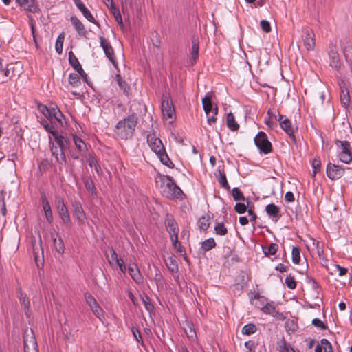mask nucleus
Listing matches in <instances>:
<instances>
[{"label": "nucleus", "mask_w": 352, "mask_h": 352, "mask_svg": "<svg viewBox=\"0 0 352 352\" xmlns=\"http://www.w3.org/2000/svg\"><path fill=\"white\" fill-rule=\"evenodd\" d=\"M138 120V116L134 113L120 120L116 125L115 133L122 140L131 139L135 131Z\"/></svg>", "instance_id": "obj_1"}, {"label": "nucleus", "mask_w": 352, "mask_h": 352, "mask_svg": "<svg viewBox=\"0 0 352 352\" xmlns=\"http://www.w3.org/2000/svg\"><path fill=\"white\" fill-rule=\"evenodd\" d=\"M147 142L151 150L157 155L163 164L168 168L174 167V164L167 155L162 140L160 138H157L155 134H148L147 135Z\"/></svg>", "instance_id": "obj_2"}, {"label": "nucleus", "mask_w": 352, "mask_h": 352, "mask_svg": "<svg viewBox=\"0 0 352 352\" xmlns=\"http://www.w3.org/2000/svg\"><path fill=\"white\" fill-rule=\"evenodd\" d=\"M162 184L161 186V192L163 196L169 198H179L183 195L182 190L175 183L172 177L169 175H163L161 177Z\"/></svg>", "instance_id": "obj_3"}, {"label": "nucleus", "mask_w": 352, "mask_h": 352, "mask_svg": "<svg viewBox=\"0 0 352 352\" xmlns=\"http://www.w3.org/2000/svg\"><path fill=\"white\" fill-rule=\"evenodd\" d=\"M213 93L212 91L207 92L205 97L202 99V105L206 114L208 116L207 122L211 125L216 122L218 108L217 106L213 107L212 99Z\"/></svg>", "instance_id": "obj_4"}, {"label": "nucleus", "mask_w": 352, "mask_h": 352, "mask_svg": "<svg viewBox=\"0 0 352 352\" xmlns=\"http://www.w3.org/2000/svg\"><path fill=\"white\" fill-rule=\"evenodd\" d=\"M336 145L339 150V159L345 164L352 161L351 146L348 141L336 140Z\"/></svg>", "instance_id": "obj_5"}, {"label": "nucleus", "mask_w": 352, "mask_h": 352, "mask_svg": "<svg viewBox=\"0 0 352 352\" xmlns=\"http://www.w3.org/2000/svg\"><path fill=\"white\" fill-rule=\"evenodd\" d=\"M254 143L261 153L268 154L272 152V144L264 132L260 131L258 133L254 138Z\"/></svg>", "instance_id": "obj_6"}, {"label": "nucleus", "mask_w": 352, "mask_h": 352, "mask_svg": "<svg viewBox=\"0 0 352 352\" xmlns=\"http://www.w3.org/2000/svg\"><path fill=\"white\" fill-rule=\"evenodd\" d=\"M267 115L269 116H270L271 118L274 117L275 119L278 120L282 129L291 138H292L294 140H295L294 130L292 126L291 121L288 118H285V116H282L279 113H278V118H277L275 114H274L273 112L271 111V110H268Z\"/></svg>", "instance_id": "obj_7"}, {"label": "nucleus", "mask_w": 352, "mask_h": 352, "mask_svg": "<svg viewBox=\"0 0 352 352\" xmlns=\"http://www.w3.org/2000/svg\"><path fill=\"white\" fill-rule=\"evenodd\" d=\"M55 206L63 222L68 227H71L72 221L69 217V214L62 197H56Z\"/></svg>", "instance_id": "obj_8"}, {"label": "nucleus", "mask_w": 352, "mask_h": 352, "mask_svg": "<svg viewBox=\"0 0 352 352\" xmlns=\"http://www.w3.org/2000/svg\"><path fill=\"white\" fill-rule=\"evenodd\" d=\"M85 298L94 314L100 320H102V318H104L103 310L98 305L95 298L91 294L86 293L85 294Z\"/></svg>", "instance_id": "obj_9"}, {"label": "nucleus", "mask_w": 352, "mask_h": 352, "mask_svg": "<svg viewBox=\"0 0 352 352\" xmlns=\"http://www.w3.org/2000/svg\"><path fill=\"white\" fill-rule=\"evenodd\" d=\"M164 225L170 239L178 236L179 228L177 223L172 215L169 214L166 215Z\"/></svg>", "instance_id": "obj_10"}, {"label": "nucleus", "mask_w": 352, "mask_h": 352, "mask_svg": "<svg viewBox=\"0 0 352 352\" xmlns=\"http://www.w3.org/2000/svg\"><path fill=\"white\" fill-rule=\"evenodd\" d=\"M162 111L164 119H175V108L167 96L162 98Z\"/></svg>", "instance_id": "obj_11"}, {"label": "nucleus", "mask_w": 352, "mask_h": 352, "mask_svg": "<svg viewBox=\"0 0 352 352\" xmlns=\"http://www.w3.org/2000/svg\"><path fill=\"white\" fill-rule=\"evenodd\" d=\"M344 168L331 163L327 166V175L331 180L340 179L344 174Z\"/></svg>", "instance_id": "obj_12"}, {"label": "nucleus", "mask_w": 352, "mask_h": 352, "mask_svg": "<svg viewBox=\"0 0 352 352\" xmlns=\"http://www.w3.org/2000/svg\"><path fill=\"white\" fill-rule=\"evenodd\" d=\"M100 46L102 47L103 51L108 58V59L113 63L114 67H117V62L116 60V56L114 54V50L109 43V41L104 37H100Z\"/></svg>", "instance_id": "obj_13"}, {"label": "nucleus", "mask_w": 352, "mask_h": 352, "mask_svg": "<svg viewBox=\"0 0 352 352\" xmlns=\"http://www.w3.org/2000/svg\"><path fill=\"white\" fill-rule=\"evenodd\" d=\"M73 208V215L78 221L80 225H84L86 220V214L82 207L81 203L78 200H74L72 203Z\"/></svg>", "instance_id": "obj_14"}, {"label": "nucleus", "mask_w": 352, "mask_h": 352, "mask_svg": "<svg viewBox=\"0 0 352 352\" xmlns=\"http://www.w3.org/2000/svg\"><path fill=\"white\" fill-rule=\"evenodd\" d=\"M69 64L72 66V67L78 72L80 77L84 80V81L87 82V75L82 68V66L80 64L77 57L75 56L72 51H70L69 52Z\"/></svg>", "instance_id": "obj_15"}, {"label": "nucleus", "mask_w": 352, "mask_h": 352, "mask_svg": "<svg viewBox=\"0 0 352 352\" xmlns=\"http://www.w3.org/2000/svg\"><path fill=\"white\" fill-rule=\"evenodd\" d=\"M51 151L52 155L56 158L57 163L59 164V168L61 169L62 166L66 163V156L63 151L60 149L54 143L51 146Z\"/></svg>", "instance_id": "obj_16"}, {"label": "nucleus", "mask_w": 352, "mask_h": 352, "mask_svg": "<svg viewBox=\"0 0 352 352\" xmlns=\"http://www.w3.org/2000/svg\"><path fill=\"white\" fill-rule=\"evenodd\" d=\"M304 45L307 50H313L315 46L314 34L311 30H305L302 36Z\"/></svg>", "instance_id": "obj_17"}, {"label": "nucleus", "mask_w": 352, "mask_h": 352, "mask_svg": "<svg viewBox=\"0 0 352 352\" xmlns=\"http://www.w3.org/2000/svg\"><path fill=\"white\" fill-rule=\"evenodd\" d=\"M23 345L25 352H38L36 340L33 335L29 338L28 336L24 338Z\"/></svg>", "instance_id": "obj_18"}, {"label": "nucleus", "mask_w": 352, "mask_h": 352, "mask_svg": "<svg viewBox=\"0 0 352 352\" xmlns=\"http://www.w3.org/2000/svg\"><path fill=\"white\" fill-rule=\"evenodd\" d=\"M16 3L25 10L36 13L39 12V8L36 3V0H16Z\"/></svg>", "instance_id": "obj_19"}, {"label": "nucleus", "mask_w": 352, "mask_h": 352, "mask_svg": "<svg viewBox=\"0 0 352 352\" xmlns=\"http://www.w3.org/2000/svg\"><path fill=\"white\" fill-rule=\"evenodd\" d=\"M76 6L80 10L83 16L90 22L97 24L96 21L94 17L89 12V10L85 7L84 3L81 1V0H73Z\"/></svg>", "instance_id": "obj_20"}, {"label": "nucleus", "mask_w": 352, "mask_h": 352, "mask_svg": "<svg viewBox=\"0 0 352 352\" xmlns=\"http://www.w3.org/2000/svg\"><path fill=\"white\" fill-rule=\"evenodd\" d=\"M128 272L132 279L137 283H140L143 280V277L136 264H130L128 267Z\"/></svg>", "instance_id": "obj_21"}, {"label": "nucleus", "mask_w": 352, "mask_h": 352, "mask_svg": "<svg viewBox=\"0 0 352 352\" xmlns=\"http://www.w3.org/2000/svg\"><path fill=\"white\" fill-rule=\"evenodd\" d=\"M70 21L78 34L81 36L85 37L87 34V31L85 30L83 23L75 16H71Z\"/></svg>", "instance_id": "obj_22"}, {"label": "nucleus", "mask_w": 352, "mask_h": 352, "mask_svg": "<svg viewBox=\"0 0 352 352\" xmlns=\"http://www.w3.org/2000/svg\"><path fill=\"white\" fill-rule=\"evenodd\" d=\"M265 211L270 217L275 219V221H277L281 217L279 207L274 204L267 205L265 207Z\"/></svg>", "instance_id": "obj_23"}, {"label": "nucleus", "mask_w": 352, "mask_h": 352, "mask_svg": "<svg viewBox=\"0 0 352 352\" xmlns=\"http://www.w3.org/2000/svg\"><path fill=\"white\" fill-rule=\"evenodd\" d=\"M54 139L55 144L60 148L62 151H65L69 148V140L62 135L58 133L54 134Z\"/></svg>", "instance_id": "obj_24"}, {"label": "nucleus", "mask_w": 352, "mask_h": 352, "mask_svg": "<svg viewBox=\"0 0 352 352\" xmlns=\"http://www.w3.org/2000/svg\"><path fill=\"white\" fill-rule=\"evenodd\" d=\"M18 298L19 299V302L22 306L24 307L25 315L28 317H30L29 310L30 306V301L29 298L27 296L26 294L23 293L20 289L19 291Z\"/></svg>", "instance_id": "obj_25"}, {"label": "nucleus", "mask_w": 352, "mask_h": 352, "mask_svg": "<svg viewBox=\"0 0 352 352\" xmlns=\"http://www.w3.org/2000/svg\"><path fill=\"white\" fill-rule=\"evenodd\" d=\"M329 65L331 67L335 69H339L340 67V60L339 58V54L336 50L331 49L329 52Z\"/></svg>", "instance_id": "obj_26"}, {"label": "nucleus", "mask_w": 352, "mask_h": 352, "mask_svg": "<svg viewBox=\"0 0 352 352\" xmlns=\"http://www.w3.org/2000/svg\"><path fill=\"white\" fill-rule=\"evenodd\" d=\"M226 122L228 127L232 131H236L239 129V125L235 121L234 116L232 113L228 114Z\"/></svg>", "instance_id": "obj_27"}, {"label": "nucleus", "mask_w": 352, "mask_h": 352, "mask_svg": "<svg viewBox=\"0 0 352 352\" xmlns=\"http://www.w3.org/2000/svg\"><path fill=\"white\" fill-rule=\"evenodd\" d=\"M261 310L263 313L270 314L273 316H274L278 312L276 306L273 302H266L263 307H261Z\"/></svg>", "instance_id": "obj_28"}, {"label": "nucleus", "mask_w": 352, "mask_h": 352, "mask_svg": "<svg viewBox=\"0 0 352 352\" xmlns=\"http://www.w3.org/2000/svg\"><path fill=\"white\" fill-rule=\"evenodd\" d=\"M340 102H341L342 105L344 108H347V107L349 106V102H350L349 92L346 89H344L343 87L341 88Z\"/></svg>", "instance_id": "obj_29"}, {"label": "nucleus", "mask_w": 352, "mask_h": 352, "mask_svg": "<svg viewBox=\"0 0 352 352\" xmlns=\"http://www.w3.org/2000/svg\"><path fill=\"white\" fill-rule=\"evenodd\" d=\"M173 248L176 250L177 252L181 255H186V250L184 246L182 245L181 243L178 240V236L170 239Z\"/></svg>", "instance_id": "obj_30"}, {"label": "nucleus", "mask_w": 352, "mask_h": 352, "mask_svg": "<svg viewBox=\"0 0 352 352\" xmlns=\"http://www.w3.org/2000/svg\"><path fill=\"white\" fill-rule=\"evenodd\" d=\"M116 81L118 84V86L121 90L123 91V93L126 95L129 94L130 87L128 84L122 80L121 76L120 74H116Z\"/></svg>", "instance_id": "obj_31"}, {"label": "nucleus", "mask_w": 352, "mask_h": 352, "mask_svg": "<svg viewBox=\"0 0 352 352\" xmlns=\"http://www.w3.org/2000/svg\"><path fill=\"white\" fill-rule=\"evenodd\" d=\"M210 217L208 215H204L198 220V227L200 230H206L210 226Z\"/></svg>", "instance_id": "obj_32"}, {"label": "nucleus", "mask_w": 352, "mask_h": 352, "mask_svg": "<svg viewBox=\"0 0 352 352\" xmlns=\"http://www.w3.org/2000/svg\"><path fill=\"white\" fill-rule=\"evenodd\" d=\"M216 246V242L213 238H209L205 240L201 245V249L204 252H208Z\"/></svg>", "instance_id": "obj_33"}, {"label": "nucleus", "mask_w": 352, "mask_h": 352, "mask_svg": "<svg viewBox=\"0 0 352 352\" xmlns=\"http://www.w3.org/2000/svg\"><path fill=\"white\" fill-rule=\"evenodd\" d=\"M217 180L221 187L223 188L230 190V186H229L226 174L224 173H222L221 170L219 171V175L217 176Z\"/></svg>", "instance_id": "obj_34"}, {"label": "nucleus", "mask_w": 352, "mask_h": 352, "mask_svg": "<svg viewBox=\"0 0 352 352\" xmlns=\"http://www.w3.org/2000/svg\"><path fill=\"white\" fill-rule=\"evenodd\" d=\"M73 140L75 144L76 147L78 150L79 152H83L86 151L87 146L84 141L78 138L76 135L73 136Z\"/></svg>", "instance_id": "obj_35"}, {"label": "nucleus", "mask_w": 352, "mask_h": 352, "mask_svg": "<svg viewBox=\"0 0 352 352\" xmlns=\"http://www.w3.org/2000/svg\"><path fill=\"white\" fill-rule=\"evenodd\" d=\"M78 74H70L69 76V82L74 87H78L80 84V78Z\"/></svg>", "instance_id": "obj_36"}, {"label": "nucleus", "mask_w": 352, "mask_h": 352, "mask_svg": "<svg viewBox=\"0 0 352 352\" xmlns=\"http://www.w3.org/2000/svg\"><path fill=\"white\" fill-rule=\"evenodd\" d=\"M109 10H110L111 13L115 17V19L118 22L119 25L120 27H123L124 25H123L122 18V16H121L119 9L117 8L116 6H114L113 8H110Z\"/></svg>", "instance_id": "obj_37"}, {"label": "nucleus", "mask_w": 352, "mask_h": 352, "mask_svg": "<svg viewBox=\"0 0 352 352\" xmlns=\"http://www.w3.org/2000/svg\"><path fill=\"white\" fill-rule=\"evenodd\" d=\"M199 56V43L196 40H193L192 42L191 49V60L195 62Z\"/></svg>", "instance_id": "obj_38"}, {"label": "nucleus", "mask_w": 352, "mask_h": 352, "mask_svg": "<svg viewBox=\"0 0 352 352\" xmlns=\"http://www.w3.org/2000/svg\"><path fill=\"white\" fill-rule=\"evenodd\" d=\"M65 35L64 33H61L58 35L56 38L55 49L58 54H60L63 52V46L64 42Z\"/></svg>", "instance_id": "obj_39"}, {"label": "nucleus", "mask_w": 352, "mask_h": 352, "mask_svg": "<svg viewBox=\"0 0 352 352\" xmlns=\"http://www.w3.org/2000/svg\"><path fill=\"white\" fill-rule=\"evenodd\" d=\"M257 330L256 325L253 323H249L245 324L242 329V333L244 335H252Z\"/></svg>", "instance_id": "obj_40"}, {"label": "nucleus", "mask_w": 352, "mask_h": 352, "mask_svg": "<svg viewBox=\"0 0 352 352\" xmlns=\"http://www.w3.org/2000/svg\"><path fill=\"white\" fill-rule=\"evenodd\" d=\"M142 302L144 305L145 309L149 312L152 313L154 310V306L152 304L151 299L148 296H141Z\"/></svg>", "instance_id": "obj_41"}, {"label": "nucleus", "mask_w": 352, "mask_h": 352, "mask_svg": "<svg viewBox=\"0 0 352 352\" xmlns=\"http://www.w3.org/2000/svg\"><path fill=\"white\" fill-rule=\"evenodd\" d=\"M278 248V245L276 243H272L267 250H265L263 247V250L264 254L266 256H270V255H274L277 252Z\"/></svg>", "instance_id": "obj_42"}, {"label": "nucleus", "mask_w": 352, "mask_h": 352, "mask_svg": "<svg viewBox=\"0 0 352 352\" xmlns=\"http://www.w3.org/2000/svg\"><path fill=\"white\" fill-rule=\"evenodd\" d=\"M168 263H166L167 267L168 270L172 272H178V265L177 261L175 258L169 257L168 259Z\"/></svg>", "instance_id": "obj_43"}, {"label": "nucleus", "mask_w": 352, "mask_h": 352, "mask_svg": "<svg viewBox=\"0 0 352 352\" xmlns=\"http://www.w3.org/2000/svg\"><path fill=\"white\" fill-rule=\"evenodd\" d=\"M54 246L58 253L63 254L64 252L65 245L61 238H59L58 239H54Z\"/></svg>", "instance_id": "obj_44"}, {"label": "nucleus", "mask_w": 352, "mask_h": 352, "mask_svg": "<svg viewBox=\"0 0 352 352\" xmlns=\"http://www.w3.org/2000/svg\"><path fill=\"white\" fill-rule=\"evenodd\" d=\"M300 248L298 247H293L292 252V261L295 264H298L300 261Z\"/></svg>", "instance_id": "obj_45"}, {"label": "nucleus", "mask_w": 352, "mask_h": 352, "mask_svg": "<svg viewBox=\"0 0 352 352\" xmlns=\"http://www.w3.org/2000/svg\"><path fill=\"white\" fill-rule=\"evenodd\" d=\"M214 231L217 234L224 236L228 233V230L223 223H218L214 227Z\"/></svg>", "instance_id": "obj_46"}, {"label": "nucleus", "mask_w": 352, "mask_h": 352, "mask_svg": "<svg viewBox=\"0 0 352 352\" xmlns=\"http://www.w3.org/2000/svg\"><path fill=\"white\" fill-rule=\"evenodd\" d=\"M87 162L91 168H94L96 171L98 173L100 170V166H99L96 159L93 155H89L87 158Z\"/></svg>", "instance_id": "obj_47"}, {"label": "nucleus", "mask_w": 352, "mask_h": 352, "mask_svg": "<svg viewBox=\"0 0 352 352\" xmlns=\"http://www.w3.org/2000/svg\"><path fill=\"white\" fill-rule=\"evenodd\" d=\"M232 197L235 201H244L245 197L239 188H234L232 189Z\"/></svg>", "instance_id": "obj_48"}, {"label": "nucleus", "mask_w": 352, "mask_h": 352, "mask_svg": "<svg viewBox=\"0 0 352 352\" xmlns=\"http://www.w3.org/2000/svg\"><path fill=\"white\" fill-rule=\"evenodd\" d=\"M285 284L288 288L294 289L296 287V283L294 276H288L285 278Z\"/></svg>", "instance_id": "obj_49"}, {"label": "nucleus", "mask_w": 352, "mask_h": 352, "mask_svg": "<svg viewBox=\"0 0 352 352\" xmlns=\"http://www.w3.org/2000/svg\"><path fill=\"white\" fill-rule=\"evenodd\" d=\"M322 346H323L324 352H333L332 345L328 340L323 338L320 341Z\"/></svg>", "instance_id": "obj_50"}, {"label": "nucleus", "mask_w": 352, "mask_h": 352, "mask_svg": "<svg viewBox=\"0 0 352 352\" xmlns=\"http://www.w3.org/2000/svg\"><path fill=\"white\" fill-rule=\"evenodd\" d=\"M312 324L316 327H317L321 330H325L327 329V326L319 318L313 319Z\"/></svg>", "instance_id": "obj_51"}, {"label": "nucleus", "mask_w": 352, "mask_h": 352, "mask_svg": "<svg viewBox=\"0 0 352 352\" xmlns=\"http://www.w3.org/2000/svg\"><path fill=\"white\" fill-rule=\"evenodd\" d=\"M311 166L313 168L314 177L316 175V173L320 171V160L319 159H314L312 161Z\"/></svg>", "instance_id": "obj_52"}, {"label": "nucleus", "mask_w": 352, "mask_h": 352, "mask_svg": "<svg viewBox=\"0 0 352 352\" xmlns=\"http://www.w3.org/2000/svg\"><path fill=\"white\" fill-rule=\"evenodd\" d=\"M38 109L46 118L51 120L50 107H47L45 105H39Z\"/></svg>", "instance_id": "obj_53"}, {"label": "nucleus", "mask_w": 352, "mask_h": 352, "mask_svg": "<svg viewBox=\"0 0 352 352\" xmlns=\"http://www.w3.org/2000/svg\"><path fill=\"white\" fill-rule=\"evenodd\" d=\"M131 331H132L133 337L137 340V342L143 344V340H142V336H141V333H140V331H139V329L135 327H133L131 329Z\"/></svg>", "instance_id": "obj_54"}, {"label": "nucleus", "mask_w": 352, "mask_h": 352, "mask_svg": "<svg viewBox=\"0 0 352 352\" xmlns=\"http://www.w3.org/2000/svg\"><path fill=\"white\" fill-rule=\"evenodd\" d=\"M43 125L44 129L52 134V135L54 137V133H58V131H56L54 129V127L52 123H47L46 122H43Z\"/></svg>", "instance_id": "obj_55"}, {"label": "nucleus", "mask_w": 352, "mask_h": 352, "mask_svg": "<svg viewBox=\"0 0 352 352\" xmlns=\"http://www.w3.org/2000/svg\"><path fill=\"white\" fill-rule=\"evenodd\" d=\"M235 211L239 214H243L247 210V207L244 204L237 203L234 206Z\"/></svg>", "instance_id": "obj_56"}, {"label": "nucleus", "mask_w": 352, "mask_h": 352, "mask_svg": "<svg viewBox=\"0 0 352 352\" xmlns=\"http://www.w3.org/2000/svg\"><path fill=\"white\" fill-rule=\"evenodd\" d=\"M4 192L3 191L1 192L0 195V207H1V214L5 216L6 214V203L4 201Z\"/></svg>", "instance_id": "obj_57"}, {"label": "nucleus", "mask_w": 352, "mask_h": 352, "mask_svg": "<svg viewBox=\"0 0 352 352\" xmlns=\"http://www.w3.org/2000/svg\"><path fill=\"white\" fill-rule=\"evenodd\" d=\"M121 258H120L116 253V252L113 250V249H111V256L110 258H109V263L112 265L113 262H115L116 263H118L119 261L120 260Z\"/></svg>", "instance_id": "obj_58"}, {"label": "nucleus", "mask_w": 352, "mask_h": 352, "mask_svg": "<svg viewBox=\"0 0 352 352\" xmlns=\"http://www.w3.org/2000/svg\"><path fill=\"white\" fill-rule=\"evenodd\" d=\"M260 25L263 32L268 33L271 31V25L268 21L262 20Z\"/></svg>", "instance_id": "obj_59"}, {"label": "nucleus", "mask_w": 352, "mask_h": 352, "mask_svg": "<svg viewBox=\"0 0 352 352\" xmlns=\"http://www.w3.org/2000/svg\"><path fill=\"white\" fill-rule=\"evenodd\" d=\"M53 118H54L61 126L63 125L64 115L59 109H57L56 115H54Z\"/></svg>", "instance_id": "obj_60"}, {"label": "nucleus", "mask_w": 352, "mask_h": 352, "mask_svg": "<svg viewBox=\"0 0 352 352\" xmlns=\"http://www.w3.org/2000/svg\"><path fill=\"white\" fill-rule=\"evenodd\" d=\"M335 270L338 272V275L340 276H342L344 275H346L348 272V269L345 267H342L339 265H334Z\"/></svg>", "instance_id": "obj_61"}, {"label": "nucleus", "mask_w": 352, "mask_h": 352, "mask_svg": "<svg viewBox=\"0 0 352 352\" xmlns=\"http://www.w3.org/2000/svg\"><path fill=\"white\" fill-rule=\"evenodd\" d=\"M42 206H43V208L44 211L52 210L50 203H49L48 200L47 199L45 195H43L42 197Z\"/></svg>", "instance_id": "obj_62"}, {"label": "nucleus", "mask_w": 352, "mask_h": 352, "mask_svg": "<svg viewBox=\"0 0 352 352\" xmlns=\"http://www.w3.org/2000/svg\"><path fill=\"white\" fill-rule=\"evenodd\" d=\"M51 166V163L48 160H43L39 164V168L43 169L44 170L48 169Z\"/></svg>", "instance_id": "obj_63"}, {"label": "nucleus", "mask_w": 352, "mask_h": 352, "mask_svg": "<svg viewBox=\"0 0 352 352\" xmlns=\"http://www.w3.org/2000/svg\"><path fill=\"white\" fill-rule=\"evenodd\" d=\"M290 347L288 346L285 341H283L278 346L279 352H290Z\"/></svg>", "instance_id": "obj_64"}]
</instances>
